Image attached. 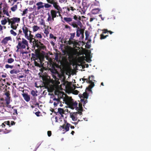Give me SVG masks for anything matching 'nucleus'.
<instances>
[{
  "instance_id": "obj_9",
  "label": "nucleus",
  "mask_w": 151,
  "mask_h": 151,
  "mask_svg": "<svg viewBox=\"0 0 151 151\" xmlns=\"http://www.w3.org/2000/svg\"><path fill=\"white\" fill-rule=\"evenodd\" d=\"M64 123L63 125L60 126V129H64L66 132L68 131L69 130V127L70 124L67 122L66 120H64Z\"/></svg>"
},
{
  "instance_id": "obj_5",
  "label": "nucleus",
  "mask_w": 151,
  "mask_h": 151,
  "mask_svg": "<svg viewBox=\"0 0 151 151\" xmlns=\"http://www.w3.org/2000/svg\"><path fill=\"white\" fill-rule=\"evenodd\" d=\"M16 39V41L18 43L16 46L17 48H18V49H25L26 47V46H28V42L24 38L21 39L20 37H17Z\"/></svg>"
},
{
  "instance_id": "obj_7",
  "label": "nucleus",
  "mask_w": 151,
  "mask_h": 151,
  "mask_svg": "<svg viewBox=\"0 0 151 151\" xmlns=\"http://www.w3.org/2000/svg\"><path fill=\"white\" fill-rule=\"evenodd\" d=\"M49 70L51 73L53 78L55 80L57 79V77L59 75V74L58 72L55 69V66L54 65H52L51 68H49Z\"/></svg>"
},
{
  "instance_id": "obj_11",
  "label": "nucleus",
  "mask_w": 151,
  "mask_h": 151,
  "mask_svg": "<svg viewBox=\"0 0 151 151\" xmlns=\"http://www.w3.org/2000/svg\"><path fill=\"white\" fill-rule=\"evenodd\" d=\"M4 95L6 96L5 97V100L6 103L9 104L10 102V94L9 91H7L4 93Z\"/></svg>"
},
{
  "instance_id": "obj_49",
  "label": "nucleus",
  "mask_w": 151,
  "mask_h": 151,
  "mask_svg": "<svg viewBox=\"0 0 151 151\" xmlns=\"http://www.w3.org/2000/svg\"><path fill=\"white\" fill-rule=\"evenodd\" d=\"M72 1L77 3L78 4H80L81 3V0H71Z\"/></svg>"
},
{
  "instance_id": "obj_64",
  "label": "nucleus",
  "mask_w": 151,
  "mask_h": 151,
  "mask_svg": "<svg viewBox=\"0 0 151 151\" xmlns=\"http://www.w3.org/2000/svg\"><path fill=\"white\" fill-rule=\"evenodd\" d=\"M79 92L77 90H75L74 91V94H78Z\"/></svg>"
},
{
  "instance_id": "obj_23",
  "label": "nucleus",
  "mask_w": 151,
  "mask_h": 151,
  "mask_svg": "<svg viewBox=\"0 0 151 151\" xmlns=\"http://www.w3.org/2000/svg\"><path fill=\"white\" fill-rule=\"evenodd\" d=\"M6 125H7V127H8V128H9L11 126L10 124V122L9 121L4 122L2 124L1 126H2V127L5 128L6 126Z\"/></svg>"
},
{
  "instance_id": "obj_24",
  "label": "nucleus",
  "mask_w": 151,
  "mask_h": 151,
  "mask_svg": "<svg viewBox=\"0 0 151 151\" xmlns=\"http://www.w3.org/2000/svg\"><path fill=\"white\" fill-rule=\"evenodd\" d=\"M101 9L99 8L94 9L91 10V12L93 14H96L99 13Z\"/></svg>"
},
{
  "instance_id": "obj_58",
  "label": "nucleus",
  "mask_w": 151,
  "mask_h": 151,
  "mask_svg": "<svg viewBox=\"0 0 151 151\" xmlns=\"http://www.w3.org/2000/svg\"><path fill=\"white\" fill-rule=\"evenodd\" d=\"M40 24L43 26L44 27H46V26H47L45 25V22H41Z\"/></svg>"
},
{
  "instance_id": "obj_54",
  "label": "nucleus",
  "mask_w": 151,
  "mask_h": 151,
  "mask_svg": "<svg viewBox=\"0 0 151 151\" xmlns=\"http://www.w3.org/2000/svg\"><path fill=\"white\" fill-rule=\"evenodd\" d=\"M10 103L9 104H7L6 103V106L7 107L9 108H11V105H9Z\"/></svg>"
},
{
  "instance_id": "obj_53",
  "label": "nucleus",
  "mask_w": 151,
  "mask_h": 151,
  "mask_svg": "<svg viewBox=\"0 0 151 151\" xmlns=\"http://www.w3.org/2000/svg\"><path fill=\"white\" fill-rule=\"evenodd\" d=\"M103 32L102 33L103 34H106V33L108 32V30L106 29H104L102 30Z\"/></svg>"
},
{
  "instance_id": "obj_1",
  "label": "nucleus",
  "mask_w": 151,
  "mask_h": 151,
  "mask_svg": "<svg viewBox=\"0 0 151 151\" xmlns=\"http://www.w3.org/2000/svg\"><path fill=\"white\" fill-rule=\"evenodd\" d=\"M33 42L35 47L34 50H32L33 53H31V59L34 61L35 66L40 67L42 66L41 64L42 60L44 58V55L40 52V50H45L46 47L37 40H35Z\"/></svg>"
},
{
  "instance_id": "obj_30",
  "label": "nucleus",
  "mask_w": 151,
  "mask_h": 151,
  "mask_svg": "<svg viewBox=\"0 0 151 151\" xmlns=\"http://www.w3.org/2000/svg\"><path fill=\"white\" fill-rule=\"evenodd\" d=\"M6 80L5 79H3L1 78H0V85L4 86L6 83Z\"/></svg>"
},
{
  "instance_id": "obj_48",
  "label": "nucleus",
  "mask_w": 151,
  "mask_h": 151,
  "mask_svg": "<svg viewBox=\"0 0 151 151\" xmlns=\"http://www.w3.org/2000/svg\"><path fill=\"white\" fill-rule=\"evenodd\" d=\"M85 34L86 35V39L88 38L89 36L88 32L87 30H86L85 31Z\"/></svg>"
},
{
  "instance_id": "obj_63",
  "label": "nucleus",
  "mask_w": 151,
  "mask_h": 151,
  "mask_svg": "<svg viewBox=\"0 0 151 151\" xmlns=\"http://www.w3.org/2000/svg\"><path fill=\"white\" fill-rule=\"evenodd\" d=\"M65 28L66 29H70V27L69 26L66 25H65Z\"/></svg>"
},
{
  "instance_id": "obj_45",
  "label": "nucleus",
  "mask_w": 151,
  "mask_h": 151,
  "mask_svg": "<svg viewBox=\"0 0 151 151\" xmlns=\"http://www.w3.org/2000/svg\"><path fill=\"white\" fill-rule=\"evenodd\" d=\"M28 11V10L27 9H24L23 12V13L22 14V15H24L25 14H26L27 13Z\"/></svg>"
},
{
  "instance_id": "obj_52",
  "label": "nucleus",
  "mask_w": 151,
  "mask_h": 151,
  "mask_svg": "<svg viewBox=\"0 0 151 151\" xmlns=\"http://www.w3.org/2000/svg\"><path fill=\"white\" fill-rule=\"evenodd\" d=\"M78 44V43L77 42L74 40L73 41V46L76 47V46Z\"/></svg>"
},
{
  "instance_id": "obj_13",
  "label": "nucleus",
  "mask_w": 151,
  "mask_h": 151,
  "mask_svg": "<svg viewBox=\"0 0 151 151\" xmlns=\"http://www.w3.org/2000/svg\"><path fill=\"white\" fill-rule=\"evenodd\" d=\"M69 106L71 109H74V108H76L77 109V107L78 103L76 101L73 102V101H70L69 103Z\"/></svg>"
},
{
  "instance_id": "obj_59",
  "label": "nucleus",
  "mask_w": 151,
  "mask_h": 151,
  "mask_svg": "<svg viewBox=\"0 0 151 151\" xmlns=\"http://www.w3.org/2000/svg\"><path fill=\"white\" fill-rule=\"evenodd\" d=\"M4 88H5V90L6 91H7V89H9V87H8L6 85H5Z\"/></svg>"
},
{
  "instance_id": "obj_28",
  "label": "nucleus",
  "mask_w": 151,
  "mask_h": 151,
  "mask_svg": "<svg viewBox=\"0 0 151 151\" xmlns=\"http://www.w3.org/2000/svg\"><path fill=\"white\" fill-rule=\"evenodd\" d=\"M82 103L81 101L80 103H79L78 104V107L77 110L82 111L83 110V107H82Z\"/></svg>"
},
{
  "instance_id": "obj_60",
  "label": "nucleus",
  "mask_w": 151,
  "mask_h": 151,
  "mask_svg": "<svg viewBox=\"0 0 151 151\" xmlns=\"http://www.w3.org/2000/svg\"><path fill=\"white\" fill-rule=\"evenodd\" d=\"M40 111H37V112H36L35 113V114L37 116H40Z\"/></svg>"
},
{
  "instance_id": "obj_62",
  "label": "nucleus",
  "mask_w": 151,
  "mask_h": 151,
  "mask_svg": "<svg viewBox=\"0 0 151 151\" xmlns=\"http://www.w3.org/2000/svg\"><path fill=\"white\" fill-rule=\"evenodd\" d=\"M15 123L13 121H12L11 122L10 125H15Z\"/></svg>"
},
{
  "instance_id": "obj_46",
  "label": "nucleus",
  "mask_w": 151,
  "mask_h": 151,
  "mask_svg": "<svg viewBox=\"0 0 151 151\" xmlns=\"http://www.w3.org/2000/svg\"><path fill=\"white\" fill-rule=\"evenodd\" d=\"M14 67L13 65H11L8 64H6L5 65V67L6 68H12Z\"/></svg>"
},
{
  "instance_id": "obj_20",
  "label": "nucleus",
  "mask_w": 151,
  "mask_h": 151,
  "mask_svg": "<svg viewBox=\"0 0 151 151\" xmlns=\"http://www.w3.org/2000/svg\"><path fill=\"white\" fill-rule=\"evenodd\" d=\"M54 8H55V9L57 10V11H59V13H58L59 14V16L60 17H61V18H62V17L60 13V12H62L63 10H62V9L60 7V6H59V5H58L57 7H55Z\"/></svg>"
},
{
  "instance_id": "obj_51",
  "label": "nucleus",
  "mask_w": 151,
  "mask_h": 151,
  "mask_svg": "<svg viewBox=\"0 0 151 151\" xmlns=\"http://www.w3.org/2000/svg\"><path fill=\"white\" fill-rule=\"evenodd\" d=\"M13 112L14 115H17V109H14Z\"/></svg>"
},
{
  "instance_id": "obj_6",
  "label": "nucleus",
  "mask_w": 151,
  "mask_h": 151,
  "mask_svg": "<svg viewBox=\"0 0 151 151\" xmlns=\"http://www.w3.org/2000/svg\"><path fill=\"white\" fill-rule=\"evenodd\" d=\"M59 11H57V10L52 9L50 10V14L49 13H48L47 14L48 17L47 19V21L48 22L52 21H54V18H56L57 17H58V15H57V13H59Z\"/></svg>"
},
{
  "instance_id": "obj_25",
  "label": "nucleus",
  "mask_w": 151,
  "mask_h": 151,
  "mask_svg": "<svg viewBox=\"0 0 151 151\" xmlns=\"http://www.w3.org/2000/svg\"><path fill=\"white\" fill-rule=\"evenodd\" d=\"M45 27V30L44 33L46 35V36H47L49 33V27L47 25L46 27Z\"/></svg>"
},
{
  "instance_id": "obj_47",
  "label": "nucleus",
  "mask_w": 151,
  "mask_h": 151,
  "mask_svg": "<svg viewBox=\"0 0 151 151\" xmlns=\"http://www.w3.org/2000/svg\"><path fill=\"white\" fill-rule=\"evenodd\" d=\"M10 32L11 34L12 35L14 36H16L17 35V33L14 32L12 29H11L10 30Z\"/></svg>"
},
{
  "instance_id": "obj_31",
  "label": "nucleus",
  "mask_w": 151,
  "mask_h": 151,
  "mask_svg": "<svg viewBox=\"0 0 151 151\" xmlns=\"http://www.w3.org/2000/svg\"><path fill=\"white\" fill-rule=\"evenodd\" d=\"M19 71L17 70L16 69H13L10 71V73L11 74H16L19 73Z\"/></svg>"
},
{
  "instance_id": "obj_43",
  "label": "nucleus",
  "mask_w": 151,
  "mask_h": 151,
  "mask_svg": "<svg viewBox=\"0 0 151 151\" xmlns=\"http://www.w3.org/2000/svg\"><path fill=\"white\" fill-rule=\"evenodd\" d=\"M14 59L12 58H9L8 59L7 62L9 63H11L14 61Z\"/></svg>"
},
{
  "instance_id": "obj_16",
  "label": "nucleus",
  "mask_w": 151,
  "mask_h": 151,
  "mask_svg": "<svg viewBox=\"0 0 151 151\" xmlns=\"http://www.w3.org/2000/svg\"><path fill=\"white\" fill-rule=\"evenodd\" d=\"M58 111L55 113L57 115H59L60 114L61 117H64L63 114H65V111L63 109L61 108H58Z\"/></svg>"
},
{
  "instance_id": "obj_50",
  "label": "nucleus",
  "mask_w": 151,
  "mask_h": 151,
  "mask_svg": "<svg viewBox=\"0 0 151 151\" xmlns=\"http://www.w3.org/2000/svg\"><path fill=\"white\" fill-rule=\"evenodd\" d=\"M67 0H59V2L61 3L65 4L67 2Z\"/></svg>"
},
{
  "instance_id": "obj_55",
  "label": "nucleus",
  "mask_w": 151,
  "mask_h": 151,
  "mask_svg": "<svg viewBox=\"0 0 151 151\" xmlns=\"http://www.w3.org/2000/svg\"><path fill=\"white\" fill-rule=\"evenodd\" d=\"M47 133L48 136L50 137L51 136L52 134L51 131H48Z\"/></svg>"
},
{
  "instance_id": "obj_44",
  "label": "nucleus",
  "mask_w": 151,
  "mask_h": 151,
  "mask_svg": "<svg viewBox=\"0 0 151 151\" xmlns=\"http://www.w3.org/2000/svg\"><path fill=\"white\" fill-rule=\"evenodd\" d=\"M50 38L51 39L53 38L55 40V41H56L57 37L55 36H54L52 34L50 33Z\"/></svg>"
},
{
  "instance_id": "obj_3",
  "label": "nucleus",
  "mask_w": 151,
  "mask_h": 151,
  "mask_svg": "<svg viewBox=\"0 0 151 151\" xmlns=\"http://www.w3.org/2000/svg\"><path fill=\"white\" fill-rule=\"evenodd\" d=\"M63 10L62 12L63 14L67 17H73L76 15L74 13L78 10L77 7H74L69 5L66 7H65L63 8ZM72 18V17H70Z\"/></svg>"
},
{
  "instance_id": "obj_57",
  "label": "nucleus",
  "mask_w": 151,
  "mask_h": 151,
  "mask_svg": "<svg viewBox=\"0 0 151 151\" xmlns=\"http://www.w3.org/2000/svg\"><path fill=\"white\" fill-rule=\"evenodd\" d=\"M53 100L54 101H56L57 102H59L60 101L59 99H57L55 98H54Z\"/></svg>"
},
{
  "instance_id": "obj_41",
  "label": "nucleus",
  "mask_w": 151,
  "mask_h": 151,
  "mask_svg": "<svg viewBox=\"0 0 151 151\" xmlns=\"http://www.w3.org/2000/svg\"><path fill=\"white\" fill-rule=\"evenodd\" d=\"M44 6L46 8H48L52 6L51 4H49L48 3H44Z\"/></svg>"
},
{
  "instance_id": "obj_2",
  "label": "nucleus",
  "mask_w": 151,
  "mask_h": 151,
  "mask_svg": "<svg viewBox=\"0 0 151 151\" xmlns=\"http://www.w3.org/2000/svg\"><path fill=\"white\" fill-rule=\"evenodd\" d=\"M81 17L79 15H75L73 18L68 17L64 18V20L65 22L68 23L73 28H77L76 36L79 37L80 35L83 34L84 33L85 28H80L82 27V24L81 22Z\"/></svg>"
},
{
  "instance_id": "obj_40",
  "label": "nucleus",
  "mask_w": 151,
  "mask_h": 151,
  "mask_svg": "<svg viewBox=\"0 0 151 151\" xmlns=\"http://www.w3.org/2000/svg\"><path fill=\"white\" fill-rule=\"evenodd\" d=\"M70 36L69 39H70V40H74L73 38L75 35V33H70Z\"/></svg>"
},
{
  "instance_id": "obj_42",
  "label": "nucleus",
  "mask_w": 151,
  "mask_h": 151,
  "mask_svg": "<svg viewBox=\"0 0 151 151\" xmlns=\"http://www.w3.org/2000/svg\"><path fill=\"white\" fill-rule=\"evenodd\" d=\"M95 2H94L93 4H92L94 6H100V3L98 1H96V0H95Z\"/></svg>"
},
{
  "instance_id": "obj_17",
  "label": "nucleus",
  "mask_w": 151,
  "mask_h": 151,
  "mask_svg": "<svg viewBox=\"0 0 151 151\" xmlns=\"http://www.w3.org/2000/svg\"><path fill=\"white\" fill-rule=\"evenodd\" d=\"M22 29L23 30V32L24 35V36L27 37V34H28V32L29 31L28 28L27 27L25 24H24L22 27Z\"/></svg>"
},
{
  "instance_id": "obj_12",
  "label": "nucleus",
  "mask_w": 151,
  "mask_h": 151,
  "mask_svg": "<svg viewBox=\"0 0 151 151\" xmlns=\"http://www.w3.org/2000/svg\"><path fill=\"white\" fill-rule=\"evenodd\" d=\"M94 79V76L93 75L89 76L88 79L85 78H82V79L83 81L84 82L86 81V83H89L93 82L92 81H95Z\"/></svg>"
},
{
  "instance_id": "obj_8",
  "label": "nucleus",
  "mask_w": 151,
  "mask_h": 151,
  "mask_svg": "<svg viewBox=\"0 0 151 151\" xmlns=\"http://www.w3.org/2000/svg\"><path fill=\"white\" fill-rule=\"evenodd\" d=\"M88 93L85 92L83 93L82 96L81 97V101L84 107L85 104L88 102L87 99H88Z\"/></svg>"
},
{
  "instance_id": "obj_34",
  "label": "nucleus",
  "mask_w": 151,
  "mask_h": 151,
  "mask_svg": "<svg viewBox=\"0 0 151 151\" xmlns=\"http://www.w3.org/2000/svg\"><path fill=\"white\" fill-rule=\"evenodd\" d=\"M100 39L101 40L104 39H105L108 36V35H104V34L102 33L100 35Z\"/></svg>"
},
{
  "instance_id": "obj_36",
  "label": "nucleus",
  "mask_w": 151,
  "mask_h": 151,
  "mask_svg": "<svg viewBox=\"0 0 151 151\" xmlns=\"http://www.w3.org/2000/svg\"><path fill=\"white\" fill-rule=\"evenodd\" d=\"M17 9V5H15L12 7L11 8V10L13 12L15 11Z\"/></svg>"
},
{
  "instance_id": "obj_19",
  "label": "nucleus",
  "mask_w": 151,
  "mask_h": 151,
  "mask_svg": "<svg viewBox=\"0 0 151 151\" xmlns=\"http://www.w3.org/2000/svg\"><path fill=\"white\" fill-rule=\"evenodd\" d=\"M43 3L41 1H40L36 3V5L37 6V9L39 10L41 9H44V6L43 5Z\"/></svg>"
},
{
  "instance_id": "obj_38",
  "label": "nucleus",
  "mask_w": 151,
  "mask_h": 151,
  "mask_svg": "<svg viewBox=\"0 0 151 151\" xmlns=\"http://www.w3.org/2000/svg\"><path fill=\"white\" fill-rule=\"evenodd\" d=\"M37 91H35L33 90L31 91V94L34 97L36 96H37Z\"/></svg>"
},
{
  "instance_id": "obj_4",
  "label": "nucleus",
  "mask_w": 151,
  "mask_h": 151,
  "mask_svg": "<svg viewBox=\"0 0 151 151\" xmlns=\"http://www.w3.org/2000/svg\"><path fill=\"white\" fill-rule=\"evenodd\" d=\"M8 20V24H10L11 27L14 30H16L18 26V23L20 21V19L19 18L14 17L13 18L9 19V17L7 18Z\"/></svg>"
},
{
  "instance_id": "obj_39",
  "label": "nucleus",
  "mask_w": 151,
  "mask_h": 151,
  "mask_svg": "<svg viewBox=\"0 0 151 151\" xmlns=\"http://www.w3.org/2000/svg\"><path fill=\"white\" fill-rule=\"evenodd\" d=\"M7 22H8V20L7 19H5L3 20H2L1 21V24L3 25L6 24Z\"/></svg>"
},
{
  "instance_id": "obj_37",
  "label": "nucleus",
  "mask_w": 151,
  "mask_h": 151,
  "mask_svg": "<svg viewBox=\"0 0 151 151\" xmlns=\"http://www.w3.org/2000/svg\"><path fill=\"white\" fill-rule=\"evenodd\" d=\"M42 36L39 33L36 34L35 36V38H39L41 39L42 38Z\"/></svg>"
},
{
  "instance_id": "obj_22",
  "label": "nucleus",
  "mask_w": 151,
  "mask_h": 151,
  "mask_svg": "<svg viewBox=\"0 0 151 151\" xmlns=\"http://www.w3.org/2000/svg\"><path fill=\"white\" fill-rule=\"evenodd\" d=\"M90 84L89 85L88 87L86 88V90L87 91L92 92L91 88L94 86V83L93 82L90 83Z\"/></svg>"
},
{
  "instance_id": "obj_10",
  "label": "nucleus",
  "mask_w": 151,
  "mask_h": 151,
  "mask_svg": "<svg viewBox=\"0 0 151 151\" xmlns=\"http://www.w3.org/2000/svg\"><path fill=\"white\" fill-rule=\"evenodd\" d=\"M82 4L83 6V8L81 9L82 12L83 14H84L89 5L87 4L86 0H82Z\"/></svg>"
},
{
  "instance_id": "obj_14",
  "label": "nucleus",
  "mask_w": 151,
  "mask_h": 151,
  "mask_svg": "<svg viewBox=\"0 0 151 151\" xmlns=\"http://www.w3.org/2000/svg\"><path fill=\"white\" fill-rule=\"evenodd\" d=\"M12 38L10 36L4 38L1 41V43L3 45H6L9 41H12Z\"/></svg>"
},
{
  "instance_id": "obj_18",
  "label": "nucleus",
  "mask_w": 151,
  "mask_h": 151,
  "mask_svg": "<svg viewBox=\"0 0 151 151\" xmlns=\"http://www.w3.org/2000/svg\"><path fill=\"white\" fill-rule=\"evenodd\" d=\"M78 114V112H73V113H70V117L72 118L73 121H76L77 119V116Z\"/></svg>"
},
{
  "instance_id": "obj_33",
  "label": "nucleus",
  "mask_w": 151,
  "mask_h": 151,
  "mask_svg": "<svg viewBox=\"0 0 151 151\" xmlns=\"http://www.w3.org/2000/svg\"><path fill=\"white\" fill-rule=\"evenodd\" d=\"M26 38H27L28 40H29V41L30 42H32V41L33 40H34V41H35V40H36L35 38H32L31 37H30L28 36V34H27V37H25Z\"/></svg>"
},
{
  "instance_id": "obj_26",
  "label": "nucleus",
  "mask_w": 151,
  "mask_h": 151,
  "mask_svg": "<svg viewBox=\"0 0 151 151\" xmlns=\"http://www.w3.org/2000/svg\"><path fill=\"white\" fill-rule=\"evenodd\" d=\"M12 131V130L10 127L8 128V127H6L4 131V132L5 134H7Z\"/></svg>"
},
{
  "instance_id": "obj_15",
  "label": "nucleus",
  "mask_w": 151,
  "mask_h": 151,
  "mask_svg": "<svg viewBox=\"0 0 151 151\" xmlns=\"http://www.w3.org/2000/svg\"><path fill=\"white\" fill-rule=\"evenodd\" d=\"M46 1L48 3L52 4L54 8L57 7L59 5L58 3L55 0H46Z\"/></svg>"
},
{
  "instance_id": "obj_27",
  "label": "nucleus",
  "mask_w": 151,
  "mask_h": 151,
  "mask_svg": "<svg viewBox=\"0 0 151 151\" xmlns=\"http://www.w3.org/2000/svg\"><path fill=\"white\" fill-rule=\"evenodd\" d=\"M74 41V40H70V39H69V41H67V43L66 42H67L66 41H64V43H67L69 45H71L73 44Z\"/></svg>"
},
{
  "instance_id": "obj_61",
  "label": "nucleus",
  "mask_w": 151,
  "mask_h": 151,
  "mask_svg": "<svg viewBox=\"0 0 151 151\" xmlns=\"http://www.w3.org/2000/svg\"><path fill=\"white\" fill-rule=\"evenodd\" d=\"M78 60L79 62H81L82 60V59L81 57H79Z\"/></svg>"
},
{
  "instance_id": "obj_21",
  "label": "nucleus",
  "mask_w": 151,
  "mask_h": 151,
  "mask_svg": "<svg viewBox=\"0 0 151 151\" xmlns=\"http://www.w3.org/2000/svg\"><path fill=\"white\" fill-rule=\"evenodd\" d=\"M23 97L24 99L27 102L29 101L30 99V97L27 93H24L22 94Z\"/></svg>"
},
{
  "instance_id": "obj_56",
  "label": "nucleus",
  "mask_w": 151,
  "mask_h": 151,
  "mask_svg": "<svg viewBox=\"0 0 151 151\" xmlns=\"http://www.w3.org/2000/svg\"><path fill=\"white\" fill-rule=\"evenodd\" d=\"M6 110L5 109L3 108L0 111V112L2 114H4V112Z\"/></svg>"
},
{
  "instance_id": "obj_32",
  "label": "nucleus",
  "mask_w": 151,
  "mask_h": 151,
  "mask_svg": "<svg viewBox=\"0 0 151 151\" xmlns=\"http://www.w3.org/2000/svg\"><path fill=\"white\" fill-rule=\"evenodd\" d=\"M32 28L33 32L37 31L40 29V27L37 25H34Z\"/></svg>"
},
{
  "instance_id": "obj_29",
  "label": "nucleus",
  "mask_w": 151,
  "mask_h": 151,
  "mask_svg": "<svg viewBox=\"0 0 151 151\" xmlns=\"http://www.w3.org/2000/svg\"><path fill=\"white\" fill-rule=\"evenodd\" d=\"M43 81L45 83H47L48 82V79L47 77L46 76L43 75L42 76Z\"/></svg>"
},
{
  "instance_id": "obj_35",
  "label": "nucleus",
  "mask_w": 151,
  "mask_h": 151,
  "mask_svg": "<svg viewBox=\"0 0 151 151\" xmlns=\"http://www.w3.org/2000/svg\"><path fill=\"white\" fill-rule=\"evenodd\" d=\"M6 107V103L4 102L0 101V108H4Z\"/></svg>"
}]
</instances>
